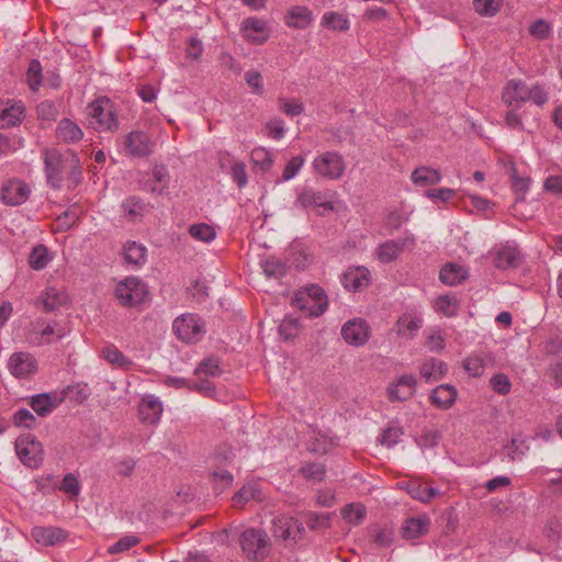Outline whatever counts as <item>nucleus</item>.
<instances>
[{
	"instance_id": "8",
	"label": "nucleus",
	"mask_w": 562,
	"mask_h": 562,
	"mask_svg": "<svg viewBox=\"0 0 562 562\" xmlns=\"http://www.w3.org/2000/svg\"><path fill=\"white\" fill-rule=\"evenodd\" d=\"M294 207L301 210L317 209L318 215H323L319 211H333L334 203L328 200V193L326 191L316 190L312 187H304L296 195L293 202Z\"/></svg>"
},
{
	"instance_id": "31",
	"label": "nucleus",
	"mask_w": 562,
	"mask_h": 562,
	"mask_svg": "<svg viewBox=\"0 0 562 562\" xmlns=\"http://www.w3.org/2000/svg\"><path fill=\"white\" fill-rule=\"evenodd\" d=\"M448 371V367L443 361L431 358L426 360L419 369V373L426 382L438 381L441 379L446 372Z\"/></svg>"
},
{
	"instance_id": "12",
	"label": "nucleus",
	"mask_w": 562,
	"mask_h": 562,
	"mask_svg": "<svg viewBox=\"0 0 562 562\" xmlns=\"http://www.w3.org/2000/svg\"><path fill=\"white\" fill-rule=\"evenodd\" d=\"M30 193L29 184L19 179H9L0 190L1 201L11 206L21 205L26 202Z\"/></svg>"
},
{
	"instance_id": "22",
	"label": "nucleus",
	"mask_w": 562,
	"mask_h": 562,
	"mask_svg": "<svg viewBox=\"0 0 562 562\" xmlns=\"http://www.w3.org/2000/svg\"><path fill=\"white\" fill-rule=\"evenodd\" d=\"M400 487L404 490L412 498L424 504L431 502L440 492L431 486H426L417 481H407L400 483Z\"/></svg>"
},
{
	"instance_id": "18",
	"label": "nucleus",
	"mask_w": 562,
	"mask_h": 562,
	"mask_svg": "<svg viewBox=\"0 0 562 562\" xmlns=\"http://www.w3.org/2000/svg\"><path fill=\"white\" fill-rule=\"evenodd\" d=\"M9 368L18 378L29 376L37 369L35 359L27 352L13 353L9 359Z\"/></svg>"
},
{
	"instance_id": "47",
	"label": "nucleus",
	"mask_w": 562,
	"mask_h": 562,
	"mask_svg": "<svg viewBox=\"0 0 562 562\" xmlns=\"http://www.w3.org/2000/svg\"><path fill=\"white\" fill-rule=\"evenodd\" d=\"M210 475L214 483V490L217 493H222L224 490L228 488L234 481L233 474L227 470H215L212 471Z\"/></svg>"
},
{
	"instance_id": "55",
	"label": "nucleus",
	"mask_w": 562,
	"mask_h": 562,
	"mask_svg": "<svg viewBox=\"0 0 562 562\" xmlns=\"http://www.w3.org/2000/svg\"><path fill=\"white\" fill-rule=\"evenodd\" d=\"M492 389L499 395H507L510 392L512 383L504 373L494 374L490 380Z\"/></svg>"
},
{
	"instance_id": "43",
	"label": "nucleus",
	"mask_w": 562,
	"mask_h": 562,
	"mask_svg": "<svg viewBox=\"0 0 562 562\" xmlns=\"http://www.w3.org/2000/svg\"><path fill=\"white\" fill-rule=\"evenodd\" d=\"M67 157H68V168L67 173L69 180L74 184H78L82 179V168L80 166V159L76 151L72 149H67Z\"/></svg>"
},
{
	"instance_id": "57",
	"label": "nucleus",
	"mask_w": 562,
	"mask_h": 562,
	"mask_svg": "<svg viewBox=\"0 0 562 562\" xmlns=\"http://www.w3.org/2000/svg\"><path fill=\"white\" fill-rule=\"evenodd\" d=\"M463 368L471 376H481L484 373L483 359L480 357H468L463 361Z\"/></svg>"
},
{
	"instance_id": "1",
	"label": "nucleus",
	"mask_w": 562,
	"mask_h": 562,
	"mask_svg": "<svg viewBox=\"0 0 562 562\" xmlns=\"http://www.w3.org/2000/svg\"><path fill=\"white\" fill-rule=\"evenodd\" d=\"M291 304L311 317H319L328 307V296L321 285L308 283L294 292Z\"/></svg>"
},
{
	"instance_id": "38",
	"label": "nucleus",
	"mask_w": 562,
	"mask_h": 562,
	"mask_svg": "<svg viewBox=\"0 0 562 562\" xmlns=\"http://www.w3.org/2000/svg\"><path fill=\"white\" fill-rule=\"evenodd\" d=\"M322 25L335 30V31H347L349 30L348 19L338 12H326L322 18Z\"/></svg>"
},
{
	"instance_id": "63",
	"label": "nucleus",
	"mask_w": 562,
	"mask_h": 562,
	"mask_svg": "<svg viewBox=\"0 0 562 562\" xmlns=\"http://www.w3.org/2000/svg\"><path fill=\"white\" fill-rule=\"evenodd\" d=\"M231 176L233 181L238 188H244L248 182V176L246 171V165L244 162H235L231 169Z\"/></svg>"
},
{
	"instance_id": "24",
	"label": "nucleus",
	"mask_w": 562,
	"mask_h": 562,
	"mask_svg": "<svg viewBox=\"0 0 562 562\" xmlns=\"http://www.w3.org/2000/svg\"><path fill=\"white\" fill-rule=\"evenodd\" d=\"M468 277V270L456 262H447L439 272V280L449 286L461 284Z\"/></svg>"
},
{
	"instance_id": "14",
	"label": "nucleus",
	"mask_w": 562,
	"mask_h": 562,
	"mask_svg": "<svg viewBox=\"0 0 562 562\" xmlns=\"http://www.w3.org/2000/svg\"><path fill=\"white\" fill-rule=\"evenodd\" d=\"M416 384L417 380L414 374H403L398 376L389 387V400L391 402H403L411 398L415 393Z\"/></svg>"
},
{
	"instance_id": "6",
	"label": "nucleus",
	"mask_w": 562,
	"mask_h": 562,
	"mask_svg": "<svg viewBox=\"0 0 562 562\" xmlns=\"http://www.w3.org/2000/svg\"><path fill=\"white\" fill-rule=\"evenodd\" d=\"M314 172L328 180L340 179L346 171V162L338 151H325L318 155L312 164Z\"/></svg>"
},
{
	"instance_id": "32",
	"label": "nucleus",
	"mask_w": 562,
	"mask_h": 562,
	"mask_svg": "<svg viewBox=\"0 0 562 562\" xmlns=\"http://www.w3.org/2000/svg\"><path fill=\"white\" fill-rule=\"evenodd\" d=\"M139 412V418L142 422L154 425L159 422L161 413H162V405L158 400H148L143 401L139 404L138 407Z\"/></svg>"
},
{
	"instance_id": "54",
	"label": "nucleus",
	"mask_w": 562,
	"mask_h": 562,
	"mask_svg": "<svg viewBox=\"0 0 562 562\" xmlns=\"http://www.w3.org/2000/svg\"><path fill=\"white\" fill-rule=\"evenodd\" d=\"M139 542V538L135 536H125L119 539L115 543L109 547L108 552L110 554H117L125 552L136 546Z\"/></svg>"
},
{
	"instance_id": "50",
	"label": "nucleus",
	"mask_w": 562,
	"mask_h": 562,
	"mask_svg": "<svg viewBox=\"0 0 562 562\" xmlns=\"http://www.w3.org/2000/svg\"><path fill=\"white\" fill-rule=\"evenodd\" d=\"M59 490L70 498H77L80 493V484L75 474L68 473L64 476Z\"/></svg>"
},
{
	"instance_id": "33",
	"label": "nucleus",
	"mask_w": 562,
	"mask_h": 562,
	"mask_svg": "<svg viewBox=\"0 0 562 562\" xmlns=\"http://www.w3.org/2000/svg\"><path fill=\"white\" fill-rule=\"evenodd\" d=\"M405 246L404 240H386L376 249V257L383 263H390L397 259Z\"/></svg>"
},
{
	"instance_id": "45",
	"label": "nucleus",
	"mask_w": 562,
	"mask_h": 562,
	"mask_svg": "<svg viewBox=\"0 0 562 562\" xmlns=\"http://www.w3.org/2000/svg\"><path fill=\"white\" fill-rule=\"evenodd\" d=\"M122 209L126 216L131 218L142 217L145 211V203L138 196H128L122 203Z\"/></svg>"
},
{
	"instance_id": "11",
	"label": "nucleus",
	"mask_w": 562,
	"mask_h": 562,
	"mask_svg": "<svg viewBox=\"0 0 562 562\" xmlns=\"http://www.w3.org/2000/svg\"><path fill=\"white\" fill-rule=\"evenodd\" d=\"M340 333L348 345L360 347L370 339L371 328L367 321L353 318L342 325Z\"/></svg>"
},
{
	"instance_id": "35",
	"label": "nucleus",
	"mask_w": 562,
	"mask_h": 562,
	"mask_svg": "<svg viewBox=\"0 0 562 562\" xmlns=\"http://www.w3.org/2000/svg\"><path fill=\"white\" fill-rule=\"evenodd\" d=\"M104 359L119 368L128 369L132 366V360L120 351L114 345H108L102 349Z\"/></svg>"
},
{
	"instance_id": "5",
	"label": "nucleus",
	"mask_w": 562,
	"mask_h": 562,
	"mask_svg": "<svg viewBox=\"0 0 562 562\" xmlns=\"http://www.w3.org/2000/svg\"><path fill=\"white\" fill-rule=\"evenodd\" d=\"M20 461L30 469H37L44 460V449L41 441L32 434L19 436L14 443Z\"/></svg>"
},
{
	"instance_id": "36",
	"label": "nucleus",
	"mask_w": 562,
	"mask_h": 562,
	"mask_svg": "<svg viewBox=\"0 0 562 562\" xmlns=\"http://www.w3.org/2000/svg\"><path fill=\"white\" fill-rule=\"evenodd\" d=\"M235 506H244L249 501H261V490L256 484H245L234 497Z\"/></svg>"
},
{
	"instance_id": "59",
	"label": "nucleus",
	"mask_w": 562,
	"mask_h": 562,
	"mask_svg": "<svg viewBox=\"0 0 562 562\" xmlns=\"http://www.w3.org/2000/svg\"><path fill=\"white\" fill-rule=\"evenodd\" d=\"M37 115L41 120L55 121L58 115L57 106L52 101H43L37 108Z\"/></svg>"
},
{
	"instance_id": "37",
	"label": "nucleus",
	"mask_w": 562,
	"mask_h": 562,
	"mask_svg": "<svg viewBox=\"0 0 562 562\" xmlns=\"http://www.w3.org/2000/svg\"><path fill=\"white\" fill-rule=\"evenodd\" d=\"M291 524H294V518L289 516H279L272 520V533L276 539L289 540L291 539Z\"/></svg>"
},
{
	"instance_id": "29",
	"label": "nucleus",
	"mask_w": 562,
	"mask_h": 562,
	"mask_svg": "<svg viewBox=\"0 0 562 562\" xmlns=\"http://www.w3.org/2000/svg\"><path fill=\"white\" fill-rule=\"evenodd\" d=\"M422 325V318L407 313L398 317L395 327L398 336L412 339L417 335Z\"/></svg>"
},
{
	"instance_id": "60",
	"label": "nucleus",
	"mask_w": 562,
	"mask_h": 562,
	"mask_svg": "<svg viewBox=\"0 0 562 562\" xmlns=\"http://www.w3.org/2000/svg\"><path fill=\"white\" fill-rule=\"evenodd\" d=\"M301 472L306 479L314 481H323L325 477V467L321 463H310L301 469Z\"/></svg>"
},
{
	"instance_id": "23",
	"label": "nucleus",
	"mask_w": 562,
	"mask_h": 562,
	"mask_svg": "<svg viewBox=\"0 0 562 562\" xmlns=\"http://www.w3.org/2000/svg\"><path fill=\"white\" fill-rule=\"evenodd\" d=\"M457 389L451 384H440L435 387L429 397L430 403L440 409H449L457 400Z\"/></svg>"
},
{
	"instance_id": "2",
	"label": "nucleus",
	"mask_w": 562,
	"mask_h": 562,
	"mask_svg": "<svg viewBox=\"0 0 562 562\" xmlns=\"http://www.w3.org/2000/svg\"><path fill=\"white\" fill-rule=\"evenodd\" d=\"M120 305L126 308H140L149 300L148 285L135 276L121 280L114 290Z\"/></svg>"
},
{
	"instance_id": "48",
	"label": "nucleus",
	"mask_w": 562,
	"mask_h": 562,
	"mask_svg": "<svg viewBox=\"0 0 562 562\" xmlns=\"http://www.w3.org/2000/svg\"><path fill=\"white\" fill-rule=\"evenodd\" d=\"M502 0H473L475 12L483 16H493L501 9Z\"/></svg>"
},
{
	"instance_id": "56",
	"label": "nucleus",
	"mask_w": 562,
	"mask_h": 562,
	"mask_svg": "<svg viewBox=\"0 0 562 562\" xmlns=\"http://www.w3.org/2000/svg\"><path fill=\"white\" fill-rule=\"evenodd\" d=\"M43 308L46 313L54 312L60 304V294L55 290L50 289L41 296Z\"/></svg>"
},
{
	"instance_id": "7",
	"label": "nucleus",
	"mask_w": 562,
	"mask_h": 562,
	"mask_svg": "<svg viewBox=\"0 0 562 562\" xmlns=\"http://www.w3.org/2000/svg\"><path fill=\"white\" fill-rule=\"evenodd\" d=\"M44 165L47 183L54 189H60L64 180V173L67 172L68 157L67 150L60 153L55 148L44 150Z\"/></svg>"
},
{
	"instance_id": "13",
	"label": "nucleus",
	"mask_w": 562,
	"mask_h": 562,
	"mask_svg": "<svg viewBox=\"0 0 562 562\" xmlns=\"http://www.w3.org/2000/svg\"><path fill=\"white\" fill-rule=\"evenodd\" d=\"M170 175L167 167L162 165H156L153 168L150 175L144 176L139 183L144 191L160 195L169 187Z\"/></svg>"
},
{
	"instance_id": "21",
	"label": "nucleus",
	"mask_w": 562,
	"mask_h": 562,
	"mask_svg": "<svg viewBox=\"0 0 562 562\" xmlns=\"http://www.w3.org/2000/svg\"><path fill=\"white\" fill-rule=\"evenodd\" d=\"M122 256L127 266L138 269L147 261V248L135 240H128L123 246Z\"/></svg>"
},
{
	"instance_id": "4",
	"label": "nucleus",
	"mask_w": 562,
	"mask_h": 562,
	"mask_svg": "<svg viewBox=\"0 0 562 562\" xmlns=\"http://www.w3.org/2000/svg\"><path fill=\"white\" fill-rule=\"evenodd\" d=\"M239 543L244 554L250 561L265 560L271 550L270 539L262 529L248 528L244 530L240 535Z\"/></svg>"
},
{
	"instance_id": "61",
	"label": "nucleus",
	"mask_w": 562,
	"mask_h": 562,
	"mask_svg": "<svg viewBox=\"0 0 562 562\" xmlns=\"http://www.w3.org/2000/svg\"><path fill=\"white\" fill-rule=\"evenodd\" d=\"M402 434L403 431L401 428L387 427L381 434L379 441L381 442V445L391 448L400 441V437Z\"/></svg>"
},
{
	"instance_id": "20",
	"label": "nucleus",
	"mask_w": 562,
	"mask_h": 562,
	"mask_svg": "<svg viewBox=\"0 0 562 562\" xmlns=\"http://www.w3.org/2000/svg\"><path fill=\"white\" fill-rule=\"evenodd\" d=\"M430 518L428 515H420L418 517H409L405 519L402 525V536L404 539L414 540L424 535L429 530Z\"/></svg>"
},
{
	"instance_id": "30",
	"label": "nucleus",
	"mask_w": 562,
	"mask_h": 562,
	"mask_svg": "<svg viewBox=\"0 0 562 562\" xmlns=\"http://www.w3.org/2000/svg\"><path fill=\"white\" fill-rule=\"evenodd\" d=\"M312 21V11L307 7L295 5L285 16L289 27L305 29Z\"/></svg>"
},
{
	"instance_id": "16",
	"label": "nucleus",
	"mask_w": 562,
	"mask_h": 562,
	"mask_svg": "<svg viewBox=\"0 0 562 562\" xmlns=\"http://www.w3.org/2000/svg\"><path fill=\"white\" fill-rule=\"evenodd\" d=\"M25 108L22 101L0 102V128H9L20 124L24 117Z\"/></svg>"
},
{
	"instance_id": "27",
	"label": "nucleus",
	"mask_w": 562,
	"mask_h": 562,
	"mask_svg": "<svg viewBox=\"0 0 562 562\" xmlns=\"http://www.w3.org/2000/svg\"><path fill=\"white\" fill-rule=\"evenodd\" d=\"M56 137L66 144H75L82 139L83 132L70 119H63L56 127Z\"/></svg>"
},
{
	"instance_id": "42",
	"label": "nucleus",
	"mask_w": 562,
	"mask_h": 562,
	"mask_svg": "<svg viewBox=\"0 0 562 562\" xmlns=\"http://www.w3.org/2000/svg\"><path fill=\"white\" fill-rule=\"evenodd\" d=\"M42 65L37 59H31L27 71L26 80L32 91H37L43 81Z\"/></svg>"
},
{
	"instance_id": "44",
	"label": "nucleus",
	"mask_w": 562,
	"mask_h": 562,
	"mask_svg": "<svg viewBox=\"0 0 562 562\" xmlns=\"http://www.w3.org/2000/svg\"><path fill=\"white\" fill-rule=\"evenodd\" d=\"M341 516L349 524L359 525L366 516V507L362 504H347L341 509Z\"/></svg>"
},
{
	"instance_id": "28",
	"label": "nucleus",
	"mask_w": 562,
	"mask_h": 562,
	"mask_svg": "<svg viewBox=\"0 0 562 562\" xmlns=\"http://www.w3.org/2000/svg\"><path fill=\"white\" fill-rule=\"evenodd\" d=\"M441 179L442 176L440 170L426 166L417 167L411 176L413 183L419 187H430L438 184Z\"/></svg>"
},
{
	"instance_id": "39",
	"label": "nucleus",
	"mask_w": 562,
	"mask_h": 562,
	"mask_svg": "<svg viewBox=\"0 0 562 562\" xmlns=\"http://www.w3.org/2000/svg\"><path fill=\"white\" fill-rule=\"evenodd\" d=\"M301 324L297 317L285 316L279 325V334L284 340H291L299 336Z\"/></svg>"
},
{
	"instance_id": "19",
	"label": "nucleus",
	"mask_w": 562,
	"mask_h": 562,
	"mask_svg": "<svg viewBox=\"0 0 562 562\" xmlns=\"http://www.w3.org/2000/svg\"><path fill=\"white\" fill-rule=\"evenodd\" d=\"M31 536L37 543L48 547L64 541L68 532L59 527L36 526L32 528Z\"/></svg>"
},
{
	"instance_id": "9",
	"label": "nucleus",
	"mask_w": 562,
	"mask_h": 562,
	"mask_svg": "<svg viewBox=\"0 0 562 562\" xmlns=\"http://www.w3.org/2000/svg\"><path fill=\"white\" fill-rule=\"evenodd\" d=\"M172 328L177 337L186 342H194L201 339L203 327L201 319L195 314H184L173 321Z\"/></svg>"
},
{
	"instance_id": "49",
	"label": "nucleus",
	"mask_w": 562,
	"mask_h": 562,
	"mask_svg": "<svg viewBox=\"0 0 562 562\" xmlns=\"http://www.w3.org/2000/svg\"><path fill=\"white\" fill-rule=\"evenodd\" d=\"M222 373L220 369V362L215 358H206L200 362V364L195 368V375H207V376H217Z\"/></svg>"
},
{
	"instance_id": "25",
	"label": "nucleus",
	"mask_w": 562,
	"mask_h": 562,
	"mask_svg": "<svg viewBox=\"0 0 562 562\" xmlns=\"http://www.w3.org/2000/svg\"><path fill=\"white\" fill-rule=\"evenodd\" d=\"M61 402L56 393H41L32 396L30 406L38 416L49 415Z\"/></svg>"
},
{
	"instance_id": "53",
	"label": "nucleus",
	"mask_w": 562,
	"mask_h": 562,
	"mask_svg": "<svg viewBox=\"0 0 562 562\" xmlns=\"http://www.w3.org/2000/svg\"><path fill=\"white\" fill-rule=\"evenodd\" d=\"M304 162L305 159L303 156L297 155L292 157L283 169L282 180L290 181L291 179H293L299 173Z\"/></svg>"
},
{
	"instance_id": "52",
	"label": "nucleus",
	"mask_w": 562,
	"mask_h": 562,
	"mask_svg": "<svg viewBox=\"0 0 562 562\" xmlns=\"http://www.w3.org/2000/svg\"><path fill=\"white\" fill-rule=\"evenodd\" d=\"M79 217H80V214L76 206L69 207L68 210L64 211L57 217V224H58L59 229H63V231L69 229L75 223H77Z\"/></svg>"
},
{
	"instance_id": "46",
	"label": "nucleus",
	"mask_w": 562,
	"mask_h": 562,
	"mask_svg": "<svg viewBox=\"0 0 562 562\" xmlns=\"http://www.w3.org/2000/svg\"><path fill=\"white\" fill-rule=\"evenodd\" d=\"M250 159L256 167H259L262 171H268L273 165V158L269 150L259 147L252 149Z\"/></svg>"
},
{
	"instance_id": "26",
	"label": "nucleus",
	"mask_w": 562,
	"mask_h": 562,
	"mask_svg": "<svg viewBox=\"0 0 562 562\" xmlns=\"http://www.w3.org/2000/svg\"><path fill=\"white\" fill-rule=\"evenodd\" d=\"M341 282L348 291H360L369 285L370 272L362 267L349 270L342 274Z\"/></svg>"
},
{
	"instance_id": "34",
	"label": "nucleus",
	"mask_w": 562,
	"mask_h": 562,
	"mask_svg": "<svg viewBox=\"0 0 562 562\" xmlns=\"http://www.w3.org/2000/svg\"><path fill=\"white\" fill-rule=\"evenodd\" d=\"M261 267L267 278L276 280L283 278L290 268L285 262L274 256L262 260Z\"/></svg>"
},
{
	"instance_id": "62",
	"label": "nucleus",
	"mask_w": 562,
	"mask_h": 562,
	"mask_svg": "<svg viewBox=\"0 0 562 562\" xmlns=\"http://www.w3.org/2000/svg\"><path fill=\"white\" fill-rule=\"evenodd\" d=\"M425 195L431 200H440L443 203H448L457 195V192L450 188L428 189Z\"/></svg>"
},
{
	"instance_id": "40",
	"label": "nucleus",
	"mask_w": 562,
	"mask_h": 562,
	"mask_svg": "<svg viewBox=\"0 0 562 562\" xmlns=\"http://www.w3.org/2000/svg\"><path fill=\"white\" fill-rule=\"evenodd\" d=\"M49 261L48 249L45 245H36L29 257V263L34 270L44 269Z\"/></svg>"
},
{
	"instance_id": "64",
	"label": "nucleus",
	"mask_w": 562,
	"mask_h": 562,
	"mask_svg": "<svg viewBox=\"0 0 562 562\" xmlns=\"http://www.w3.org/2000/svg\"><path fill=\"white\" fill-rule=\"evenodd\" d=\"M546 374L551 380L554 389L562 387V360L550 363Z\"/></svg>"
},
{
	"instance_id": "17",
	"label": "nucleus",
	"mask_w": 562,
	"mask_h": 562,
	"mask_svg": "<svg viewBox=\"0 0 562 562\" xmlns=\"http://www.w3.org/2000/svg\"><path fill=\"white\" fill-rule=\"evenodd\" d=\"M522 262L520 250L514 245H504L496 252L494 263L497 269H516Z\"/></svg>"
},
{
	"instance_id": "51",
	"label": "nucleus",
	"mask_w": 562,
	"mask_h": 562,
	"mask_svg": "<svg viewBox=\"0 0 562 562\" xmlns=\"http://www.w3.org/2000/svg\"><path fill=\"white\" fill-rule=\"evenodd\" d=\"M13 424L16 427L33 429L36 426L35 416L26 408H20L13 414Z\"/></svg>"
},
{
	"instance_id": "58",
	"label": "nucleus",
	"mask_w": 562,
	"mask_h": 562,
	"mask_svg": "<svg viewBox=\"0 0 562 562\" xmlns=\"http://www.w3.org/2000/svg\"><path fill=\"white\" fill-rule=\"evenodd\" d=\"M528 31H529V34L531 36H533L535 38L546 40L550 35L551 27H550V24L546 20L539 19V20L535 21L529 26Z\"/></svg>"
},
{
	"instance_id": "15",
	"label": "nucleus",
	"mask_w": 562,
	"mask_h": 562,
	"mask_svg": "<svg viewBox=\"0 0 562 562\" xmlns=\"http://www.w3.org/2000/svg\"><path fill=\"white\" fill-rule=\"evenodd\" d=\"M528 89L521 80H509L503 89L502 99L508 106L520 108L529 101Z\"/></svg>"
},
{
	"instance_id": "41",
	"label": "nucleus",
	"mask_w": 562,
	"mask_h": 562,
	"mask_svg": "<svg viewBox=\"0 0 562 562\" xmlns=\"http://www.w3.org/2000/svg\"><path fill=\"white\" fill-rule=\"evenodd\" d=\"M189 234L194 239L204 243H210L216 237L215 229L206 223L192 224L189 227Z\"/></svg>"
},
{
	"instance_id": "3",
	"label": "nucleus",
	"mask_w": 562,
	"mask_h": 562,
	"mask_svg": "<svg viewBox=\"0 0 562 562\" xmlns=\"http://www.w3.org/2000/svg\"><path fill=\"white\" fill-rule=\"evenodd\" d=\"M89 125L98 132L115 133L120 128L117 116L109 99L92 101L87 108Z\"/></svg>"
},
{
	"instance_id": "10",
	"label": "nucleus",
	"mask_w": 562,
	"mask_h": 562,
	"mask_svg": "<svg viewBox=\"0 0 562 562\" xmlns=\"http://www.w3.org/2000/svg\"><path fill=\"white\" fill-rule=\"evenodd\" d=\"M124 147L130 156L146 158L153 154L155 143L147 133L132 131L124 138Z\"/></svg>"
}]
</instances>
